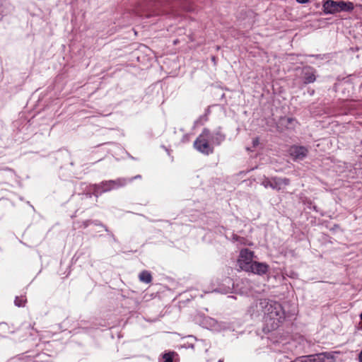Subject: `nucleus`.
<instances>
[{
  "label": "nucleus",
  "instance_id": "obj_13",
  "mask_svg": "<svg viewBox=\"0 0 362 362\" xmlns=\"http://www.w3.org/2000/svg\"><path fill=\"white\" fill-rule=\"evenodd\" d=\"M279 122L286 129H294L296 124L298 123L297 120L293 117H281L279 119Z\"/></svg>",
  "mask_w": 362,
  "mask_h": 362
},
{
  "label": "nucleus",
  "instance_id": "obj_22",
  "mask_svg": "<svg viewBox=\"0 0 362 362\" xmlns=\"http://www.w3.org/2000/svg\"><path fill=\"white\" fill-rule=\"evenodd\" d=\"M8 329V326L6 323H0V330L5 331Z\"/></svg>",
  "mask_w": 362,
  "mask_h": 362
},
{
  "label": "nucleus",
  "instance_id": "obj_27",
  "mask_svg": "<svg viewBox=\"0 0 362 362\" xmlns=\"http://www.w3.org/2000/svg\"><path fill=\"white\" fill-rule=\"evenodd\" d=\"M358 358H359V362H362V351L359 354Z\"/></svg>",
  "mask_w": 362,
  "mask_h": 362
},
{
  "label": "nucleus",
  "instance_id": "obj_28",
  "mask_svg": "<svg viewBox=\"0 0 362 362\" xmlns=\"http://www.w3.org/2000/svg\"><path fill=\"white\" fill-rule=\"evenodd\" d=\"M4 170L13 171V170L8 167L4 168Z\"/></svg>",
  "mask_w": 362,
  "mask_h": 362
},
{
  "label": "nucleus",
  "instance_id": "obj_3",
  "mask_svg": "<svg viewBox=\"0 0 362 362\" xmlns=\"http://www.w3.org/2000/svg\"><path fill=\"white\" fill-rule=\"evenodd\" d=\"M354 9L351 1L325 0L322 1V11L325 14H335L339 12H351Z\"/></svg>",
  "mask_w": 362,
  "mask_h": 362
},
{
  "label": "nucleus",
  "instance_id": "obj_5",
  "mask_svg": "<svg viewBox=\"0 0 362 362\" xmlns=\"http://www.w3.org/2000/svg\"><path fill=\"white\" fill-rule=\"evenodd\" d=\"M290 180L288 178H281L278 177H273L272 178L264 177L262 182V185L265 188L270 187L273 189L280 191L281 189V185H288Z\"/></svg>",
  "mask_w": 362,
  "mask_h": 362
},
{
  "label": "nucleus",
  "instance_id": "obj_10",
  "mask_svg": "<svg viewBox=\"0 0 362 362\" xmlns=\"http://www.w3.org/2000/svg\"><path fill=\"white\" fill-rule=\"evenodd\" d=\"M316 71L311 66H305L303 69V84L307 85L314 83L316 81Z\"/></svg>",
  "mask_w": 362,
  "mask_h": 362
},
{
  "label": "nucleus",
  "instance_id": "obj_19",
  "mask_svg": "<svg viewBox=\"0 0 362 362\" xmlns=\"http://www.w3.org/2000/svg\"><path fill=\"white\" fill-rule=\"evenodd\" d=\"M209 112V110H207V112L199 117V119L196 122L197 124L200 123L201 124H203L204 122H206L208 120L207 114Z\"/></svg>",
  "mask_w": 362,
  "mask_h": 362
},
{
  "label": "nucleus",
  "instance_id": "obj_6",
  "mask_svg": "<svg viewBox=\"0 0 362 362\" xmlns=\"http://www.w3.org/2000/svg\"><path fill=\"white\" fill-rule=\"evenodd\" d=\"M253 257L254 252L249 249L245 248L240 250L238 262L241 269L245 271V267H250L254 262Z\"/></svg>",
  "mask_w": 362,
  "mask_h": 362
},
{
  "label": "nucleus",
  "instance_id": "obj_31",
  "mask_svg": "<svg viewBox=\"0 0 362 362\" xmlns=\"http://www.w3.org/2000/svg\"><path fill=\"white\" fill-rule=\"evenodd\" d=\"M218 362H223L222 359H219Z\"/></svg>",
  "mask_w": 362,
  "mask_h": 362
},
{
  "label": "nucleus",
  "instance_id": "obj_11",
  "mask_svg": "<svg viewBox=\"0 0 362 362\" xmlns=\"http://www.w3.org/2000/svg\"><path fill=\"white\" fill-rule=\"evenodd\" d=\"M210 141L213 145L219 146L226 139V135L220 130H217L214 134L211 133Z\"/></svg>",
  "mask_w": 362,
  "mask_h": 362
},
{
  "label": "nucleus",
  "instance_id": "obj_15",
  "mask_svg": "<svg viewBox=\"0 0 362 362\" xmlns=\"http://www.w3.org/2000/svg\"><path fill=\"white\" fill-rule=\"evenodd\" d=\"M27 302L26 297L25 296H16L14 300V304L17 307H24Z\"/></svg>",
  "mask_w": 362,
  "mask_h": 362
},
{
  "label": "nucleus",
  "instance_id": "obj_26",
  "mask_svg": "<svg viewBox=\"0 0 362 362\" xmlns=\"http://www.w3.org/2000/svg\"><path fill=\"white\" fill-rule=\"evenodd\" d=\"M298 3L299 4H305L307 3L309 0H296Z\"/></svg>",
  "mask_w": 362,
  "mask_h": 362
},
{
  "label": "nucleus",
  "instance_id": "obj_4",
  "mask_svg": "<svg viewBox=\"0 0 362 362\" xmlns=\"http://www.w3.org/2000/svg\"><path fill=\"white\" fill-rule=\"evenodd\" d=\"M211 132L209 129H203L202 133L194 142V148L201 153L209 156L214 153V146L210 141Z\"/></svg>",
  "mask_w": 362,
  "mask_h": 362
},
{
  "label": "nucleus",
  "instance_id": "obj_18",
  "mask_svg": "<svg viewBox=\"0 0 362 362\" xmlns=\"http://www.w3.org/2000/svg\"><path fill=\"white\" fill-rule=\"evenodd\" d=\"M309 57H314L316 59H320V60H323V59H326L329 57V54H310L309 55Z\"/></svg>",
  "mask_w": 362,
  "mask_h": 362
},
{
  "label": "nucleus",
  "instance_id": "obj_23",
  "mask_svg": "<svg viewBox=\"0 0 362 362\" xmlns=\"http://www.w3.org/2000/svg\"><path fill=\"white\" fill-rule=\"evenodd\" d=\"M308 204H309L308 207H309L310 209H312L313 210H314V211H317V206H316V205H315V204H313L312 203V202H311V201L308 202Z\"/></svg>",
  "mask_w": 362,
  "mask_h": 362
},
{
  "label": "nucleus",
  "instance_id": "obj_24",
  "mask_svg": "<svg viewBox=\"0 0 362 362\" xmlns=\"http://www.w3.org/2000/svg\"><path fill=\"white\" fill-rule=\"evenodd\" d=\"M30 329H33V327H31L30 325H28V326H25V327H22L21 329H19V332H23L24 330H26V331H30Z\"/></svg>",
  "mask_w": 362,
  "mask_h": 362
},
{
  "label": "nucleus",
  "instance_id": "obj_20",
  "mask_svg": "<svg viewBox=\"0 0 362 362\" xmlns=\"http://www.w3.org/2000/svg\"><path fill=\"white\" fill-rule=\"evenodd\" d=\"M259 144V137H255L252 139V146L256 148Z\"/></svg>",
  "mask_w": 362,
  "mask_h": 362
},
{
  "label": "nucleus",
  "instance_id": "obj_8",
  "mask_svg": "<svg viewBox=\"0 0 362 362\" xmlns=\"http://www.w3.org/2000/svg\"><path fill=\"white\" fill-rule=\"evenodd\" d=\"M269 267L265 262H259L254 261L250 267H245V271L247 272H252L257 275L266 274L269 271Z\"/></svg>",
  "mask_w": 362,
  "mask_h": 362
},
{
  "label": "nucleus",
  "instance_id": "obj_12",
  "mask_svg": "<svg viewBox=\"0 0 362 362\" xmlns=\"http://www.w3.org/2000/svg\"><path fill=\"white\" fill-rule=\"evenodd\" d=\"M313 362H335L333 354L330 353H322L313 356Z\"/></svg>",
  "mask_w": 362,
  "mask_h": 362
},
{
  "label": "nucleus",
  "instance_id": "obj_17",
  "mask_svg": "<svg viewBox=\"0 0 362 362\" xmlns=\"http://www.w3.org/2000/svg\"><path fill=\"white\" fill-rule=\"evenodd\" d=\"M293 362H313V356H303L300 358L296 359Z\"/></svg>",
  "mask_w": 362,
  "mask_h": 362
},
{
  "label": "nucleus",
  "instance_id": "obj_1",
  "mask_svg": "<svg viewBox=\"0 0 362 362\" xmlns=\"http://www.w3.org/2000/svg\"><path fill=\"white\" fill-rule=\"evenodd\" d=\"M264 313V330L271 332L276 329L285 320V312L281 303L269 299H262L259 302Z\"/></svg>",
  "mask_w": 362,
  "mask_h": 362
},
{
  "label": "nucleus",
  "instance_id": "obj_9",
  "mask_svg": "<svg viewBox=\"0 0 362 362\" xmlns=\"http://www.w3.org/2000/svg\"><path fill=\"white\" fill-rule=\"evenodd\" d=\"M90 225H95L96 226H98V227H100L102 228H103L107 233V235L112 238L113 240H115V235L113 234V233L112 231H110L108 228L107 227V226L104 225L99 220H91V219H87V220H85V221H83L81 223V225L79 226V228H88Z\"/></svg>",
  "mask_w": 362,
  "mask_h": 362
},
{
  "label": "nucleus",
  "instance_id": "obj_16",
  "mask_svg": "<svg viewBox=\"0 0 362 362\" xmlns=\"http://www.w3.org/2000/svg\"><path fill=\"white\" fill-rule=\"evenodd\" d=\"M175 352L165 353L163 356V362H173Z\"/></svg>",
  "mask_w": 362,
  "mask_h": 362
},
{
  "label": "nucleus",
  "instance_id": "obj_25",
  "mask_svg": "<svg viewBox=\"0 0 362 362\" xmlns=\"http://www.w3.org/2000/svg\"><path fill=\"white\" fill-rule=\"evenodd\" d=\"M232 239L233 241H240L242 238L236 234H233Z\"/></svg>",
  "mask_w": 362,
  "mask_h": 362
},
{
  "label": "nucleus",
  "instance_id": "obj_29",
  "mask_svg": "<svg viewBox=\"0 0 362 362\" xmlns=\"http://www.w3.org/2000/svg\"><path fill=\"white\" fill-rule=\"evenodd\" d=\"M211 60L214 62V64H216V57L213 56L211 57Z\"/></svg>",
  "mask_w": 362,
  "mask_h": 362
},
{
  "label": "nucleus",
  "instance_id": "obj_30",
  "mask_svg": "<svg viewBox=\"0 0 362 362\" xmlns=\"http://www.w3.org/2000/svg\"><path fill=\"white\" fill-rule=\"evenodd\" d=\"M314 90H313L312 91H310V95H313L314 93Z\"/></svg>",
  "mask_w": 362,
  "mask_h": 362
},
{
  "label": "nucleus",
  "instance_id": "obj_2",
  "mask_svg": "<svg viewBox=\"0 0 362 362\" xmlns=\"http://www.w3.org/2000/svg\"><path fill=\"white\" fill-rule=\"evenodd\" d=\"M127 185V179L119 177L116 180H110L103 181L98 184H94L90 186L92 194L95 197H98L103 193L117 189L119 187Z\"/></svg>",
  "mask_w": 362,
  "mask_h": 362
},
{
  "label": "nucleus",
  "instance_id": "obj_21",
  "mask_svg": "<svg viewBox=\"0 0 362 362\" xmlns=\"http://www.w3.org/2000/svg\"><path fill=\"white\" fill-rule=\"evenodd\" d=\"M127 183L129 182H132V181H134V180H136V179H141V175H137L136 176H134V177H132L130 178H127Z\"/></svg>",
  "mask_w": 362,
  "mask_h": 362
},
{
  "label": "nucleus",
  "instance_id": "obj_14",
  "mask_svg": "<svg viewBox=\"0 0 362 362\" xmlns=\"http://www.w3.org/2000/svg\"><path fill=\"white\" fill-rule=\"evenodd\" d=\"M139 279L141 282L149 284L152 281V276L148 271L144 270L139 274Z\"/></svg>",
  "mask_w": 362,
  "mask_h": 362
},
{
  "label": "nucleus",
  "instance_id": "obj_7",
  "mask_svg": "<svg viewBox=\"0 0 362 362\" xmlns=\"http://www.w3.org/2000/svg\"><path fill=\"white\" fill-rule=\"evenodd\" d=\"M288 152L294 161L303 160L308 154V148L303 146L293 145Z\"/></svg>",
  "mask_w": 362,
  "mask_h": 362
}]
</instances>
